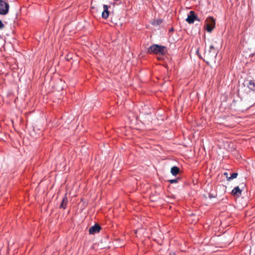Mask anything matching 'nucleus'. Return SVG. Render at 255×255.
I'll return each instance as SVG.
<instances>
[{
	"label": "nucleus",
	"instance_id": "nucleus-1",
	"mask_svg": "<svg viewBox=\"0 0 255 255\" xmlns=\"http://www.w3.org/2000/svg\"><path fill=\"white\" fill-rule=\"evenodd\" d=\"M166 49L164 46L153 44L147 49L148 53H154L163 55L165 53Z\"/></svg>",
	"mask_w": 255,
	"mask_h": 255
},
{
	"label": "nucleus",
	"instance_id": "nucleus-2",
	"mask_svg": "<svg viewBox=\"0 0 255 255\" xmlns=\"http://www.w3.org/2000/svg\"><path fill=\"white\" fill-rule=\"evenodd\" d=\"M217 52L213 45H211L210 49L208 52H205V56L209 62H215Z\"/></svg>",
	"mask_w": 255,
	"mask_h": 255
},
{
	"label": "nucleus",
	"instance_id": "nucleus-3",
	"mask_svg": "<svg viewBox=\"0 0 255 255\" xmlns=\"http://www.w3.org/2000/svg\"><path fill=\"white\" fill-rule=\"evenodd\" d=\"M215 26V20L212 17H209L206 20L205 28L206 30L211 32Z\"/></svg>",
	"mask_w": 255,
	"mask_h": 255
},
{
	"label": "nucleus",
	"instance_id": "nucleus-4",
	"mask_svg": "<svg viewBox=\"0 0 255 255\" xmlns=\"http://www.w3.org/2000/svg\"><path fill=\"white\" fill-rule=\"evenodd\" d=\"M9 9V4L4 1L0 0V14H6Z\"/></svg>",
	"mask_w": 255,
	"mask_h": 255
},
{
	"label": "nucleus",
	"instance_id": "nucleus-5",
	"mask_svg": "<svg viewBox=\"0 0 255 255\" xmlns=\"http://www.w3.org/2000/svg\"><path fill=\"white\" fill-rule=\"evenodd\" d=\"M198 21H200V19L196 16L195 12L193 11H190L188 14L187 17L186 19V21L189 24L194 23L195 20Z\"/></svg>",
	"mask_w": 255,
	"mask_h": 255
},
{
	"label": "nucleus",
	"instance_id": "nucleus-6",
	"mask_svg": "<svg viewBox=\"0 0 255 255\" xmlns=\"http://www.w3.org/2000/svg\"><path fill=\"white\" fill-rule=\"evenodd\" d=\"M101 230V227L99 225L96 224L94 226L91 227L89 230V234L94 235L96 233L99 232Z\"/></svg>",
	"mask_w": 255,
	"mask_h": 255
},
{
	"label": "nucleus",
	"instance_id": "nucleus-7",
	"mask_svg": "<svg viewBox=\"0 0 255 255\" xmlns=\"http://www.w3.org/2000/svg\"><path fill=\"white\" fill-rule=\"evenodd\" d=\"M104 10L102 13V16L103 18L106 19L109 16V11H108V6L107 5L104 4L103 6Z\"/></svg>",
	"mask_w": 255,
	"mask_h": 255
},
{
	"label": "nucleus",
	"instance_id": "nucleus-8",
	"mask_svg": "<svg viewBox=\"0 0 255 255\" xmlns=\"http://www.w3.org/2000/svg\"><path fill=\"white\" fill-rule=\"evenodd\" d=\"M247 87L250 90L255 92V82L254 81L250 80Z\"/></svg>",
	"mask_w": 255,
	"mask_h": 255
},
{
	"label": "nucleus",
	"instance_id": "nucleus-9",
	"mask_svg": "<svg viewBox=\"0 0 255 255\" xmlns=\"http://www.w3.org/2000/svg\"><path fill=\"white\" fill-rule=\"evenodd\" d=\"M233 195L239 196L242 193V190L237 186L233 189L232 191Z\"/></svg>",
	"mask_w": 255,
	"mask_h": 255
},
{
	"label": "nucleus",
	"instance_id": "nucleus-10",
	"mask_svg": "<svg viewBox=\"0 0 255 255\" xmlns=\"http://www.w3.org/2000/svg\"><path fill=\"white\" fill-rule=\"evenodd\" d=\"M179 172V168L177 166H173L171 169V173L173 175H176Z\"/></svg>",
	"mask_w": 255,
	"mask_h": 255
},
{
	"label": "nucleus",
	"instance_id": "nucleus-11",
	"mask_svg": "<svg viewBox=\"0 0 255 255\" xmlns=\"http://www.w3.org/2000/svg\"><path fill=\"white\" fill-rule=\"evenodd\" d=\"M68 203V199L66 197H65L62 201L61 204L60 205V208L65 209L66 207L67 204Z\"/></svg>",
	"mask_w": 255,
	"mask_h": 255
},
{
	"label": "nucleus",
	"instance_id": "nucleus-12",
	"mask_svg": "<svg viewBox=\"0 0 255 255\" xmlns=\"http://www.w3.org/2000/svg\"><path fill=\"white\" fill-rule=\"evenodd\" d=\"M237 176H238V173H233L231 175V176L228 178V180L230 181L231 180L235 179V178H237Z\"/></svg>",
	"mask_w": 255,
	"mask_h": 255
},
{
	"label": "nucleus",
	"instance_id": "nucleus-13",
	"mask_svg": "<svg viewBox=\"0 0 255 255\" xmlns=\"http://www.w3.org/2000/svg\"><path fill=\"white\" fill-rule=\"evenodd\" d=\"M178 181V179H171L169 180L170 183H175Z\"/></svg>",
	"mask_w": 255,
	"mask_h": 255
},
{
	"label": "nucleus",
	"instance_id": "nucleus-14",
	"mask_svg": "<svg viewBox=\"0 0 255 255\" xmlns=\"http://www.w3.org/2000/svg\"><path fill=\"white\" fill-rule=\"evenodd\" d=\"M4 27V24L2 23V21L0 20V29L3 28Z\"/></svg>",
	"mask_w": 255,
	"mask_h": 255
},
{
	"label": "nucleus",
	"instance_id": "nucleus-15",
	"mask_svg": "<svg viewBox=\"0 0 255 255\" xmlns=\"http://www.w3.org/2000/svg\"><path fill=\"white\" fill-rule=\"evenodd\" d=\"M224 174L227 176L228 173H225Z\"/></svg>",
	"mask_w": 255,
	"mask_h": 255
}]
</instances>
